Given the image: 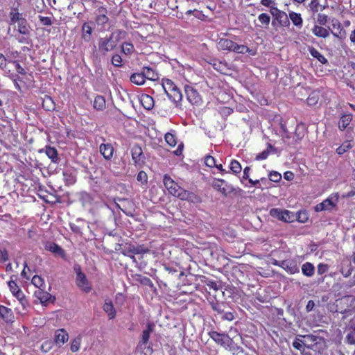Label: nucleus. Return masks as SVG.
Segmentation results:
<instances>
[{
  "label": "nucleus",
  "mask_w": 355,
  "mask_h": 355,
  "mask_svg": "<svg viewBox=\"0 0 355 355\" xmlns=\"http://www.w3.org/2000/svg\"><path fill=\"white\" fill-rule=\"evenodd\" d=\"M163 182L168 193L181 200H187L190 202L200 203L201 198L193 192L187 191L179 186L168 175L165 174L163 177Z\"/></svg>",
  "instance_id": "1"
},
{
  "label": "nucleus",
  "mask_w": 355,
  "mask_h": 355,
  "mask_svg": "<svg viewBox=\"0 0 355 355\" xmlns=\"http://www.w3.org/2000/svg\"><path fill=\"white\" fill-rule=\"evenodd\" d=\"M208 336L218 345L228 349L234 355H238L244 352L243 348L234 343V337L231 338L228 334L211 330L208 332Z\"/></svg>",
  "instance_id": "2"
},
{
  "label": "nucleus",
  "mask_w": 355,
  "mask_h": 355,
  "mask_svg": "<svg viewBox=\"0 0 355 355\" xmlns=\"http://www.w3.org/2000/svg\"><path fill=\"white\" fill-rule=\"evenodd\" d=\"M9 25L15 26L17 31L23 35H29L30 26L22 13L19 12L17 7L12 8L9 12Z\"/></svg>",
  "instance_id": "3"
},
{
  "label": "nucleus",
  "mask_w": 355,
  "mask_h": 355,
  "mask_svg": "<svg viewBox=\"0 0 355 355\" xmlns=\"http://www.w3.org/2000/svg\"><path fill=\"white\" fill-rule=\"evenodd\" d=\"M162 86L168 98L176 104H180L182 99V94L173 81L168 78H162Z\"/></svg>",
  "instance_id": "4"
},
{
  "label": "nucleus",
  "mask_w": 355,
  "mask_h": 355,
  "mask_svg": "<svg viewBox=\"0 0 355 355\" xmlns=\"http://www.w3.org/2000/svg\"><path fill=\"white\" fill-rule=\"evenodd\" d=\"M218 48L221 51H233L242 54L251 52V50L247 46L238 44L234 41L226 38L220 39L218 42Z\"/></svg>",
  "instance_id": "5"
},
{
  "label": "nucleus",
  "mask_w": 355,
  "mask_h": 355,
  "mask_svg": "<svg viewBox=\"0 0 355 355\" xmlns=\"http://www.w3.org/2000/svg\"><path fill=\"white\" fill-rule=\"evenodd\" d=\"M339 201V194L337 192L332 193L322 202L317 204L314 209L316 212L322 211H331L337 205Z\"/></svg>",
  "instance_id": "6"
},
{
  "label": "nucleus",
  "mask_w": 355,
  "mask_h": 355,
  "mask_svg": "<svg viewBox=\"0 0 355 355\" xmlns=\"http://www.w3.org/2000/svg\"><path fill=\"white\" fill-rule=\"evenodd\" d=\"M76 273V284L77 286L85 293H89L92 288L90 282L88 281L86 275L82 272L80 265L76 264L73 267Z\"/></svg>",
  "instance_id": "7"
},
{
  "label": "nucleus",
  "mask_w": 355,
  "mask_h": 355,
  "mask_svg": "<svg viewBox=\"0 0 355 355\" xmlns=\"http://www.w3.org/2000/svg\"><path fill=\"white\" fill-rule=\"evenodd\" d=\"M108 10L104 6H100L95 10V24L103 31L105 29V26L109 22V17H107Z\"/></svg>",
  "instance_id": "8"
},
{
  "label": "nucleus",
  "mask_w": 355,
  "mask_h": 355,
  "mask_svg": "<svg viewBox=\"0 0 355 355\" xmlns=\"http://www.w3.org/2000/svg\"><path fill=\"white\" fill-rule=\"evenodd\" d=\"M17 135L15 134L12 124L10 121L0 124V141L12 143L15 141Z\"/></svg>",
  "instance_id": "9"
},
{
  "label": "nucleus",
  "mask_w": 355,
  "mask_h": 355,
  "mask_svg": "<svg viewBox=\"0 0 355 355\" xmlns=\"http://www.w3.org/2000/svg\"><path fill=\"white\" fill-rule=\"evenodd\" d=\"M116 42L112 40V37L106 36L100 37L98 41V52L102 55H106L109 52L113 51L115 48Z\"/></svg>",
  "instance_id": "10"
},
{
  "label": "nucleus",
  "mask_w": 355,
  "mask_h": 355,
  "mask_svg": "<svg viewBox=\"0 0 355 355\" xmlns=\"http://www.w3.org/2000/svg\"><path fill=\"white\" fill-rule=\"evenodd\" d=\"M270 12L274 17V19L272 21V26H275L276 21L280 26L288 27L290 25L288 16L284 11H282L276 7H272Z\"/></svg>",
  "instance_id": "11"
},
{
  "label": "nucleus",
  "mask_w": 355,
  "mask_h": 355,
  "mask_svg": "<svg viewBox=\"0 0 355 355\" xmlns=\"http://www.w3.org/2000/svg\"><path fill=\"white\" fill-rule=\"evenodd\" d=\"M269 213L272 217L283 222L291 223L293 221L294 216L293 213L288 210L272 208L270 210Z\"/></svg>",
  "instance_id": "12"
},
{
  "label": "nucleus",
  "mask_w": 355,
  "mask_h": 355,
  "mask_svg": "<svg viewBox=\"0 0 355 355\" xmlns=\"http://www.w3.org/2000/svg\"><path fill=\"white\" fill-rule=\"evenodd\" d=\"M184 92L188 101L193 105H200L202 98L197 89L191 85H185Z\"/></svg>",
  "instance_id": "13"
},
{
  "label": "nucleus",
  "mask_w": 355,
  "mask_h": 355,
  "mask_svg": "<svg viewBox=\"0 0 355 355\" xmlns=\"http://www.w3.org/2000/svg\"><path fill=\"white\" fill-rule=\"evenodd\" d=\"M213 188L220 192L224 196L234 191V187L226 182L223 179H216L212 183Z\"/></svg>",
  "instance_id": "14"
},
{
  "label": "nucleus",
  "mask_w": 355,
  "mask_h": 355,
  "mask_svg": "<svg viewBox=\"0 0 355 355\" xmlns=\"http://www.w3.org/2000/svg\"><path fill=\"white\" fill-rule=\"evenodd\" d=\"M155 324L152 322L148 323L145 329L142 331L141 339L139 341L137 348L144 349L148 344L150 334L153 331Z\"/></svg>",
  "instance_id": "15"
},
{
  "label": "nucleus",
  "mask_w": 355,
  "mask_h": 355,
  "mask_svg": "<svg viewBox=\"0 0 355 355\" xmlns=\"http://www.w3.org/2000/svg\"><path fill=\"white\" fill-rule=\"evenodd\" d=\"M331 27H329V32L331 33V34L337 38H339L340 40H343L345 37L346 32L344 30L343 27L342 26L339 20L336 19H333L331 21Z\"/></svg>",
  "instance_id": "16"
},
{
  "label": "nucleus",
  "mask_w": 355,
  "mask_h": 355,
  "mask_svg": "<svg viewBox=\"0 0 355 355\" xmlns=\"http://www.w3.org/2000/svg\"><path fill=\"white\" fill-rule=\"evenodd\" d=\"M282 268L288 274L293 275L300 272V263L295 259L283 260Z\"/></svg>",
  "instance_id": "17"
},
{
  "label": "nucleus",
  "mask_w": 355,
  "mask_h": 355,
  "mask_svg": "<svg viewBox=\"0 0 355 355\" xmlns=\"http://www.w3.org/2000/svg\"><path fill=\"white\" fill-rule=\"evenodd\" d=\"M0 320L8 324H12L15 320L12 310L6 306L0 305Z\"/></svg>",
  "instance_id": "18"
},
{
  "label": "nucleus",
  "mask_w": 355,
  "mask_h": 355,
  "mask_svg": "<svg viewBox=\"0 0 355 355\" xmlns=\"http://www.w3.org/2000/svg\"><path fill=\"white\" fill-rule=\"evenodd\" d=\"M92 21L84 22L81 28V37L86 42H89L92 39L93 28L92 26Z\"/></svg>",
  "instance_id": "19"
},
{
  "label": "nucleus",
  "mask_w": 355,
  "mask_h": 355,
  "mask_svg": "<svg viewBox=\"0 0 355 355\" xmlns=\"http://www.w3.org/2000/svg\"><path fill=\"white\" fill-rule=\"evenodd\" d=\"M44 248L46 250L49 251L56 255H59L62 258L66 256L64 250L57 243L53 242H46Z\"/></svg>",
  "instance_id": "20"
},
{
  "label": "nucleus",
  "mask_w": 355,
  "mask_h": 355,
  "mask_svg": "<svg viewBox=\"0 0 355 355\" xmlns=\"http://www.w3.org/2000/svg\"><path fill=\"white\" fill-rule=\"evenodd\" d=\"M69 339V335L64 329H60L55 331L54 342L59 346L64 344Z\"/></svg>",
  "instance_id": "21"
},
{
  "label": "nucleus",
  "mask_w": 355,
  "mask_h": 355,
  "mask_svg": "<svg viewBox=\"0 0 355 355\" xmlns=\"http://www.w3.org/2000/svg\"><path fill=\"white\" fill-rule=\"evenodd\" d=\"M132 159L135 164H140L144 162V155L140 146H134L131 150Z\"/></svg>",
  "instance_id": "22"
},
{
  "label": "nucleus",
  "mask_w": 355,
  "mask_h": 355,
  "mask_svg": "<svg viewBox=\"0 0 355 355\" xmlns=\"http://www.w3.org/2000/svg\"><path fill=\"white\" fill-rule=\"evenodd\" d=\"M99 150L106 160H110L112 158L114 148L111 144H101L99 147Z\"/></svg>",
  "instance_id": "23"
},
{
  "label": "nucleus",
  "mask_w": 355,
  "mask_h": 355,
  "mask_svg": "<svg viewBox=\"0 0 355 355\" xmlns=\"http://www.w3.org/2000/svg\"><path fill=\"white\" fill-rule=\"evenodd\" d=\"M312 33L318 37L327 38L329 36V28H324L322 26L314 25L311 29Z\"/></svg>",
  "instance_id": "24"
},
{
  "label": "nucleus",
  "mask_w": 355,
  "mask_h": 355,
  "mask_svg": "<svg viewBox=\"0 0 355 355\" xmlns=\"http://www.w3.org/2000/svg\"><path fill=\"white\" fill-rule=\"evenodd\" d=\"M135 281L137 282L144 285L150 287L152 289H155V287L154 286V284L151 281V279L146 276H144L141 274H135L132 276Z\"/></svg>",
  "instance_id": "25"
},
{
  "label": "nucleus",
  "mask_w": 355,
  "mask_h": 355,
  "mask_svg": "<svg viewBox=\"0 0 355 355\" xmlns=\"http://www.w3.org/2000/svg\"><path fill=\"white\" fill-rule=\"evenodd\" d=\"M288 19H290L293 24L296 27L301 28L303 25V19L300 13L294 11H290L288 13Z\"/></svg>",
  "instance_id": "26"
},
{
  "label": "nucleus",
  "mask_w": 355,
  "mask_h": 355,
  "mask_svg": "<svg viewBox=\"0 0 355 355\" xmlns=\"http://www.w3.org/2000/svg\"><path fill=\"white\" fill-rule=\"evenodd\" d=\"M140 103L143 107L147 110H150L154 107V99L148 94H142L141 96Z\"/></svg>",
  "instance_id": "27"
},
{
  "label": "nucleus",
  "mask_w": 355,
  "mask_h": 355,
  "mask_svg": "<svg viewBox=\"0 0 355 355\" xmlns=\"http://www.w3.org/2000/svg\"><path fill=\"white\" fill-rule=\"evenodd\" d=\"M352 120V114L351 113L343 114L340 118L338 122V128L342 131L345 130L351 123Z\"/></svg>",
  "instance_id": "28"
},
{
  "label": "nucleus",
  "mask_w": 355,
  "mask_h": 355,
  "mask_svg": "<svg viewBox=\"0 0 355 355\" xmlns=\"http://www.w3.org/2000/svg\"><path fill=\"white\" fill-rule=\"evenodd\" d=\"M63 180L66 185L73 184L76 182V176L73 171L67 170L62 173Z\"/></svg>",
  "instance_id": "29"
},
{
  "label": "nucleus",
  "mask_w": 355,
  "mask_h": 355,
  "mask_svg": "<svg viewBox=\"0 0 355 355\" xmlns=\"http://www.w3.org/2000/svg\"><path fill=\"white\" fill-rule=\"evenodd\" d=\"M103 311L107 314V316L110 320H112L116 317V310L111 301H105L103 304Z\"/></svg>",
  "instance_id": "30"
},
{
  "label": "nucleus",
  "mask_w": 355,
  "mask_h": 355,
  "mask_svg": "<svg viewBox=\"0 0 355 355\" xmlns=\"http://www.w3.org/2000/svg\"><path fill=\"white\" fill-rule=\"evenodd\" d=\"M93 107L98 111H103L105 109L106 101L104 96L98 95L95 97L93 103Z\"/></svg>",
  "instance_id": "31"
},
{
  "label": "nucleus",
  "mask_w": 355,
  "mask_h": 355,
  "mask_svg": "<svg viewBox=\"0 0 355 355\" xmlns=\"http://www.w3.org/2000/svg\"><path fill=\"white\" fill-rule=\"evenodd\" d=\"M128 35V33L125 31L121 29H116L113 31L109 36L112 37V40H114V42H116V46H117L118 42L121 40L125 39Z\"/></svg>",
  "instance_id": "32"
},
{
  "label": "nucleus",
  "mask_w": 355,
  "mask_h": 355,
  "mask_svg": "<svg viewBox=\"0 0 355 355\" xmlns=\"http://www.w3.org/2000/svg\"><path fill=\"white\" fill-rule=\"evenodd\" d=\"M45 153L47 155V157L49 159H51L52 162L58 163L59 158H58V150H56L55 148L51 147L50 146H46Z\"/></svg>",
  "instance_id": "33"
},
{
  "label": "nucleus",
  "mask_w": 355,
  "mask_h": 355,
  "mask_svg": "<svg viewBox=\"0 0 355 355\" xmlns=\"http://www.w3.org/2000/svg\"><path fill=\"white\" fill-rule=\"evenodd\" d=\"M130 80L132 83L137 85H142L145 83L146 76L143 71L134 73L131 75Z\"/></svg>",
  "instance_id": "34"
},
{
  "label": "nucleus",
  "mask_w": 355,
  "mask_h": 355,
  "mask_svg": "<svg viewBox=\"0 0 355 355\" xmlns=\"http://www.w3.org/2000/svg\"><path fill=\"white\" fill-rule=\"evenodd\" d=\"M302 272L306 277H313L315 272V267L313 264L311 262L304 263L302 266Z\"/></svg>",
  "instance_id": "35"
},
{
  "label": "nucleus",
  "mask_w": 355,
  "mask_h": 355,
  "mask_svg": "<svg viewBox=\"0 0 355 355\" xmlns=\"http://www.w3.org/2000/svg\"><path fill=\"white\" fill-rule=\"evenodd\" d=\"M354 144V142L353 140L345 141L338 148H337L336 153L340 155H343L345 153L353 148Z\"/></svg>",
  "instance_id": "36"
},
{
  "label": "nucleus",
  "mask_w": 355,
  "mask_h": 355,
  "mask_svg": "<svg viewBox=\"0 0 355 355\" xmlns=\"http://www.w3.org/2000/svg\"><path fill=\"white\" fill-rule=\"evenodd\" d=\"M35 295L40 300L42 304L49 302L52 297L49 293L44 291V288L35 291Z\"/></svg>",
  "instance_id": "37"
},
{
  "label": "nucleus",
  "mask_w": 355,
  "mask_h": 355,
  "mask_svg": "<svg viewBox=\"0 0 355 355\" xmlns=\"http://www.w3.org/2000/svg\"><path fill=\"white\" fill-rule=\"evenodd\" d=\"M309 51L311 56L316 58L320 63L327 64L328 62L327 59L313 46L309 47Z\"/></svg>",
  "instance_id": "38"
},
{
  "label": "nucleus",
  "mask_w": 355,
  "mask_h": 355,
  "mask_svg": "<svg viewBox=\"0 0 355 355\" xmlns=\"http://www.w3.org/2000/svg\"><path fill=\"white\" fill-rule=\"evenodd\" d=\"M270 152H276V148L272 146L270 144H268L267 148L263 152L259 153L256 156L257 160H264L268 158Z\"/></svg>",
  "instance_id": "39"
},
{
  "label": "nucleus",
  "mask_w": 355,
  "mask_h": 355,
  "mask_svg": "<svg viewBox=\"0 0 355 355\" xmlns=\"http://www.w3.org/2000/svg\"><path fill=\"white\" fill-rule=\"evenodd\" d=\"M308 7L309 10L313 13H317L319 10L322 11L325 8L324 6L320 4L319 0H311Z\"/></svg>",
  "instance_id": "40"
},
{
  "label": "nucleus",
  "mask_w": 355,
  "mask_h": 355,
  "mask_svg": "<svg viewBox=\"0 0 355 355\" xmlns=\"http://www.w3.org/2000/svg\"><path fill=\"white\" fill-rule=\"evenodd\" d=\"M42 107L47 111L53 110L55 107V105L53 99L49 96H45V97L42 100Z\"/></svg>",
  "instance_id": "41"
},
{
  "label": "nucleus",
  "mask_w": 355,
  "mask_h": 355,
  "mask_svg": "<svg viewBox=\"0 0 355 355\" xmlns=\"http://www.w3.org/2000/svg\"><path fill=\"white\" fill-rule=\"evenodd\" d=\"M121 52L126 55H130L135 51V46L131 42H123L121 45Z\"/></svg>",
  "instance_id": "42"
},
{
  "label": "nucleus",
  "mask_w": 355,
  "mask_h": 355,
  "mask_svg": "<svg viewBox=\"0 0 355 355\" xmlns=\"http://www.w3.org/2000/svg\"><path fill=\"white\" fill-rule=\"evenodd\" d=\"M209 305L211 309L216 312L218 315H221L223 313V304L218 302L217 300H211L209 301Z\"/></svg>",
  "instance_id": "43"
},
{
  "label": "nucleus",
  "mask_w": 355,
  "mask_h": 355,
  "mask_svg": "<svg viewBox=\"0 0 355 355\" xmlns=\"http://www.w3.org/2000/svg\"><path fill=\"white\" fill-rule=\"evenodd\" d=\"M230 169L233 174L237 175L241 173L242 167L241 164L237 160L233 159L230 164Z\"/></svg>",
  "instance_id": "44"
},
{
  "label": "nucleus",
  "mask_w": 355,
  "mask_h": 355,
  "mask_svg": "<svg viewBox=\"0 0 355 355\" xmlns=\"http://www.w3.org/2000/svg\"><path fill=\"white\" fill-rule=\"evenodd\" d=\"M13 296L18 300L24 309L28 306V301L21 290L18 291Z\"/></svg>",
  "instance_id": "45"
},
{
  "label": "nucleus",
  "mask_w": 355,
  "mask_h": 355,
  "mask_svg": "<svg viewBox=\"0 0 355 355\" xmlns=\"http://www.w3.org/2000/svg\"><path fill=\"white\" fill-rule=\"evenodd\" d=\"M31 283L39 290L45 288L44 280L39 275H34L31 279Z\"/></svg>",
  "instance_id": "46"
},
{
  "label": "nucleus",
  "mask_w": 355,
  "mask_h": 355,
  "mask_svg": "<svg viewBox=\"0 0 355 355\" xmlns=\"http://www.w3.org/2000/svg\"><path fill=\"white\" fill-rule=\"evenodd\" d=\"M319 100V92H312L306 99L307 104L309 105H315L318 103Z\"/></svg>",
  "instance_id": "47"
},
{
  "label": "nucleus",
  "mask_w": 355,
  "mask_h": 355,
  "mask_svg": "<svg viewBox=\"0 0 355 355\" xmlns=\"http://www.w3.org/2000/svg\"><path fill=\"white\" fill-rule=\"evenodd\" d=\"M164 139L166 142L171 147H174L177 144V138L176 136L172 133L167 132L165 136Z\"/></svg>",
  "instance_id": "48"
},
{
  "label": "nucleus",
  "mask_w": 355,
  "mask_h": 355,
  "mask_svg": "<svg viewBox=\"0 0 355 355\" xmlns=\"http://www.w3.org/2000/svg\"><path fill=\"white\" fill-rule=\"evenodd\" d=\"M143 73L145 74L146 79L151 80H155L157 76L155 71L150 67H144L143 69Z\"/></svg>",
  "instance_id": "49"
},
{
  "label": "nucleus",
  "mask_w": 355,
  "mask_h": 355,
  "mask_svg": "<svg viewBox=\"0 0 355 355\" xmlns=\"http://www.w3.org/2000/svg\"><path fill=\"white\" fill-rule=\"evenodd\" d=\"M329 17L324 13H318L316 18V24L320 26H325L328 22Z\"/></svg>",
  "instance_id": "50"
},
{
  "label": "nucleus",
  "mask_w": 355,
  "mask_h": 355,
  "mask_svg": "<svg viewBox=\"0 0 355 355\" xmlns=\"http://www.w3.org/2000/svg\"><path fill=\"white\" fill-rule=\"evenodd\" d=\"M81 345V338H74L71 343L70 346V349L72 352H76L80 349Z\"/></svg>",
  "instance_id": "51"
},
{
  "label": "nucleus",
  "mask_w": 355,
  "mask_h": 355,
  "mask_svg": "<svg viewBox=\"0 0 355 355\" xmlns=\"http://www.w3.org/2000/svg\"><path fill=\"white\" fill-rule=\"evenodd\" d=\"M213 67L215 70L219 71L220 73H225V71L227 69V66L225 63L220 61L214 62L213 64Z\"/></svg>",
  "instance_id": "52"
},
{
  "label": "nucleus",
  "mask_w": 355,
  "mask_h": 355,
  "mask_svg": "<svg viewBox=\"0 0 355 355\" xmlns=\"http://www.w3.org/2000/svg\"><path fill=\"white\" fill-rule=\"evenodd\" d=\"M258 19L262 25L268 26L270 21V17L267 13H261L259 15Z\"/></svg>",
  "instance_id": "53"
},
{
  "label": "nucleus",
  "mask_w": 355,
  "mask_h": 355,
  "mask_svg": "<svg viewBox=\"0 0 355 355\" xmlns=\"http://www.w3.org/2000/svg\"><path fill=\"white\" fill-rule=\"evenodd\" d=\"M111 62L114 67H121L123 66L122 58L119 54L113 55L111 59Z\"/></svg>",
  "instance_id": "54"
},
{
  "label": "nucleus",
  "mask_w": 355,
  "mask_h": 355,
  "mask_svg": "<svg viewBox=\"0 0 355 355\" xmlns=\"http://www.w3.org/2000/svg\"><path fill=\"white\" fill-rule=\"evenodd\" d=\"M329 269V266L327 263H320L317 266V273L318 275H322L327 272Z\"/></svg>",
  "instance_id": "55"
},
{
  "label": "nucleus",
  "mask_w": 355,
  "mask_h": 355,
  "mask_svg": "<svg viewBox=\"0 0 355 355\" xmlns=\"http://www.w3.org/2000/svg\"><path fill=\"white\" fill-rule=\"evenodd\" d=\"M353 268L352 266L351 263H349L347 266V267L343 266L340 270V273L343 275L345 277H348L351 275L352 272Z\"/></svg>",
  "instance_id": "56"
},
{
  "label": "nucleus",
  "mask_w": 355,
  "mask_h": 355,
  "mask_svg": "<svg viewBox=\"0 0 355 355\" xmlns=\"http://www.w3.org/2000/svg\"><path fill=\"white\" fill-rule=\"evenodd\" d=\"M8 285L12 295H15L16 293L18 292V291L21 290V288L17 285L16 282L12 280V279L8 282Z\"/></svg>",
  "instance_id": "57"
},
{
  "label": "nucleus",
  "mask_w": 355,
  "mask_h": 355,
  "mask_svg": "<svg viewBox=\"0 0 355 355\" xmlns=\"http://www.w3.org/2000/svg\"><path fill=\"white\" fill-rule=\"evenodd\" d=\"M53 347V343L51 340H46L41 345L40 349L44 353L49 352Z\"/></svg>",
  "instance_id": "58"
},
{
  "label": "nucleus",
  "mask_w": 355,
  "mask_h": 355,
  "mask_svg": "<svg viewBox=\"0 0 355 355\" xmlns=\"http://www.w3.org/2000/svg\"><path fill=\"white\" fill-rule=\"evenodd\" d=\"M345 340L348 344L355 345V329H353L347 333Z\"/></svg>",
  "instance_id": "59"
},
{
  "label": "nucleus",
  "mask_w": 355,
  "mask_h": 355,
  "mask_svg": "<svg viewBox=\"0 0 355 355\" xmlns=\"http://www.w3.org/2000/svg\"><path fill=\"white\" fill-rule=\"evenodd\" d=\"M342 300L345 302H350V305L349 306V309H355V297L353 295H347L343 297Z\"/></svg>",
  "instance_id": "60"
},
{
  "label": "nucleus",
  "mask_w": 355,
  "mask_h": 355,
  "mask_svg": "<svg viewBox=\"0 0 355 355\" xmlns=\"http://www.w3.org/2000/svg\"><path fill=\"white\" fill-rule=\"evenodd\" d=\"M268 178L270 181H272L273 182H279L282 179V175L278 172L272 171L270 173Z\"/></svg>",
  "instance_id": "61"
},
{
  "label": "nucleus",
  "mask_w": 355,
  "mask_h": 355,
  "mask_svg": "<svg viewBox=\"0 0 355 355\" xmlns=\"http://www.w3.org/2000/svg\"><path fill=\"white\" fill-rule=\"evenodd\" d=\"M137 181L141 182L142 184H146L148 182V175L144 171H141L138 173L137 175Z\"/></svg>",
  "instance_id": "62"
},
{
  "label": "nucleus",
  "mask_w": 355,
  "mask_h": 355,
  "mask_svg": "<svg viewBox=\"0 0 355 355\" xmlns=\"http://www.w3.org/2000/svg\"><path fill=\"white\" fill-rule=\"evenodd\" d=\"M205 164L207 166L212 168L216 166L215 158L211 155H207L205 157Z\"/></svg>",
  "instance_id": "63"
},
{
  "label": "nucleus",
  "mask_w": 355,
  "mask_h": 355,
  "mask_svg": "<svg viewBox=\"0 0 355 355\" xmlns=\"http://www.w3.org/2000/svg\"><path fill=\"white\" fill-rule=\"evenodd\" d=\"M308 215L306 211H298L297 215V220L300 223H306L308 220Z\"/></svg>",
  "instance_id": "64"
}]
</instances>
